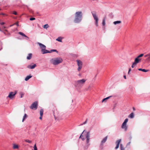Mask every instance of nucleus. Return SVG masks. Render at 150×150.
Returning <instances> with one entry per match:
<instances>
[{"label": "nucleus", "instance_id": "obj_48", "mask_svg": "<svg viewBox=\"0 0 150 150\" xmlns=\"http://www.w3.org/2000/svg\"><path fill=\"white\" fill-rule=\"evenodd\" d=\"M132 137H130V138H130V139L131 140V139H132Z\"/></svg>", "mask_w": 150, "mask_h": 150}, {"label": "nucleus", "instance_id": "obj_45", "mask_svg": "<svg viewBox=\"0 0 150 150\" xmlns=\"http://www.w3.org/2000/svg\"><path fill=\"white\" fill-rule=\"evenodd\" d=\"M42 116H40V117H39V119H40V120H42Z\"/></svg>", "mask_w": 150, "mask_h": 150}, {"label": "nucleus", "instance_id": "obj_29", "mask_svg": "<svg viewBox=\"0 0 150 150\" xmlns=\"http://www.w3.org/2000/svg\"><path fill=\"white\" fill-rule=\"evenodd\" d=\"M56 40L59 42H62V38L60 37H59L56 39Z\"/></svg>", "mask_w": 150, "mask_h": 150}, {"label": "nucleus", "instance_id": "obj_53", "mask_svg": "<svg viewBox=\"0 0 150 150\" xmlns=\"http://www.w3.org/2000/svg\"><path fill=\"white\" fill-rule=\"evenodd\" d=\"M0 31H2V30H1V29H0Z\"/></svg>", "mask_w": 150, "mask_h": 150}, {"label": "nucleus", "instance_id": "obj_39", "mask_svg": "<svg viewBox=\"0 0 150 150\" xmlns=\"http://www.w3.org/2000/svg\"><path fill=\"white\" fill-rule=\"evenodd\" d=\"M50 52H51V53L52 52H56L57 53L58 52L56 50H51Z\"/></svg>", "mask_w": 150, "mask_h": 150}, {"label": "nucleus", "instance_id": "obj_26", "mask_svg": "<svg viewBox=\"0 0 150 150\" xmlns=\"http://www.w3.org/2000/svg\"><path fill=\"white\" fill-rule=\"evenodd\" d=\"M121 139H119L117 140L116 142V144H120V143L121 141Z\"/></svg>", "mask_w": 150, "mask_h": 150}, {"label": "nucleus", "instance_id": "obj_13", "mask_svg": "<svg viewBox=\"0 0 150 150\" xmlns=\"http://www.w3.org/2000/svg\"><path fill=\"white\" fill-rule=\"evenodd\" d=\"M42 53L43 54H44L45 53H51V52L49 51L48 50H45V49L44 50H43L42 51Z\"/></svg>", "mask_w": 150, "mask_h": 150}, {"label": "nucleus", "instance_id": "obj_52", "mask_svg": "<svg viewBox=\"0 0 150 150\" xmlns=\"http://www.w3.org/2000/svg\"><path fill=\"white\" fill-rule=\"evenodd\" d=\"M1 14L2 15H4V14H3V13H2Z\"/></svg>", "mask_w": 150, "mask_h": 150}, {"label": "nucleus", "instance_id": "obj_4", "mask_svg": "<svg viewBox=\"0 0 150 150\" xmlns=\"http://www.w3.org/2000/svg\"><path fill=\"white\" fill-rule=\"evenodd\" d=\"M86 81V80L84 79L78 80L76 81L75 85L77 87L81 86L84 84Z\"/></svg>", "mask_w": 150, "mask_h": 150}, {"label": "nucleus", "instance_id": "obj_30", "mask_svg": "<svg viewBox=\"0 0 150 150\" xmlns=\"http://www.w3.org/2000/svg\"><path fill=\"white\" fill-rule=\"evenodd\" d=\"M25 141L26 142H28L29 143H32V141H30V140L28 139H25Z\"/></svg>", "mask_w": 150, "mask_h": 150}, {"label": "nucleus", "instance_id": "obj_14", "mask_svg": "<svg viewBox=\"0 0 150 150\" xmlns=\"http://www.w3.org/2000/svg\"><path fill=\"white\" fill-rule=\"evenodd\" d=\"M32 53H29L28 54V56L27 57V59L28 60L30 59L32 57Z\"/></svg>", "mask_w": 150, "mask_h": 150}, {"label": "nucleus", "instance_id": "obj_24", "mask_svg": "<svg viewBox=\"0 0 150 150\" xmlns=\"http://www.w3.org/2000/svg\"><path fill=\"white\" fill-rule=\"evenodd\" d=\"M134 117V114L133 112L131 113L130 114V115L129 116V117L130 118H133Z\"/></svg>", "mask_w": 150, "mask_h": 150}, {"label": "nucleus", "instance_id": "obj_38", "mask_svg": "<svg viewBox=\"0 0 150 150\" xmlns=\"http://www.w3.org/2000/svg\"><path fill=\"white\" fill-rule=\"evenodd\" d=\"M21 98H22L24 96V94L22 92L20 93Z\"/></svg>", "mask_w": 150, "mask_h": 150}, {"label": "nucleus", "instance_id": "obj_50", "mask_svg": "<svg viewBox=\"0 0 150 150\" xmlns=\"http://www.w3.org/2000/svg\"><path fill=\"white\" fill-rule=\"evenodd\" d=\"M92 15H93V17H94V14L93 13H92Z\"/></svg>", "mask_w": 150, "mask_h": 150}, {"label": "nucleus", "instance_id": "obj_37", "mask_svg": "<svg viewBox=\"0 0 150 150\" xmlns=\"http://www.w3.org/2000/svg\"><path fill=\"white\" fill-rule=\"evenodd\" d=\"M136 65H137L134 62L132 64V68H134L135 67V66Z\"/></svg>", "mask_w": 150, "mask_h": 150}, {"label": "nucleus", "instance_id": "obj_31", "mask_svg": "<svg viewBox=\"0 0 150 150\" xmlns=\"http://www.w3.org/2000/svg\"><path fill=\"white\" fill-rule=\"evenodd\" d=\"M49 27V25L47 24H45L43 26V28L47 29Z\"/></svg>", "mask_w": 150, "mask_h": 150}, {"label": "nucleus", "instance_id": "obj_32", "mask_svg": "<svg viewBox=\"0 0 150 150\" xmlns=\"http://www.w3.org/2000/svg\"><path fill=\"white\" fill-rule=\"evenodd\" d=\"M144 55L143 54H142L139 55L137 57L139 58V59H141L140 58L143 56Z\"/></svg>", "mask_w": 150, "mask_h": 150}, {"label": "nucleus", "instance_id": "obj_17", "mask_svg": "<svg viewBox=\"0 0 150 150\" xmlns=\"http://www.w3.org/2000/svg\"><path fill=\"white\" fill-rule=\"evenodd\" d=\"M18 33L23 36L27 38L28 39L29 38L25 34L22 32H19Z\"/></svg>", "mask_w": 150, "mask_h": 150}, {"label": "nucleus", "instance_id": "obj_35", "mask_svg": "<svg viewBox=\"0 0 150 150\" xmlns=\"http://www.w3.org/2000/svg\"><path fill=\"white\" fill-rule=\"evenodd\" d=\"M87 121H88V119H86V120L85 121V122H84L83 123L81 124L80 125H84V124H86L87 122Z\"/></svg>", "mask_w": 150, "mask_h": 150}, {"label": "nucleus", "instance_id": "obj_36", "mask_svg": "<svg viewBox=\"0 0 150 150\" xmlns=\"http://www.w3.org/2000/svg\"><path fill=\"white\" fill-rule=\"evenodd\" d=\"M34 150H38L36 144H35L34 146Z\"/></svg>", "mask_w": 150, "mask_h": 150}, {"label": "nucleus", "instance_id": "obj_8", "mask_svg": "<svg viewBox=\"0 0 150 150\" xmlns=\"http://www.w3.org/2000/svg\"><path fill=\"white\" fill-rule=\"evenodd\" d=\"M17 93V91H15L14 92H11L9 93L8 97L9 98L11 99H12L15 96Z\"/></svg>", "mask_w": 150, "mask_h": 150}, {"label": "nucleus", "instance_id": "obj_43", "mask_svg": "<svg viewBox=\"0 0 150 150\" xmlns=\"http://www.w3.org/2000/svg\"><path fill=\"white\" fill-rule=\"evenodd\" d=\"M5 24V23H4V22H2V23H0V24L1 25H3L4 24Z\"/></svg>", "mask_w": 150, "mask_h": 150}, {"label": "nucleus", "instance_id": "obj_1", "mask_svg": "<svg viewBox=\"0 0 150 150\" xmlns=\"http://www.w3.org/2000/svg\"><path fill=\"white\" fill-rule=\"evenodd\" d=\"M90 137L89 132H86L85 130H84L82 132L79 137L83 141L84 140L85 138L86 139V142L88 143L89 142Z\"/></svg>", "mask_w": 150, "mask_h": 150}, {"label": "nucleus", "instance_id": "obj_27", "mask_svg": "<svg viewBox=\"0 0 150 150\" xmlns=\"http://www.w3.org/2000/svg\"><path fill=\"white\" fill-rule=\"evenodd\" d=\"M105 18H104L103 20L102 24V25L103 26L105 25Z\"/></svg>", "mask_w": 150, "mask_h": 150}, {"label": "nucleus", "instance_id": "obj_44", "mask_svg": "<svg viewBox=\"0 0 150 150\" xmlns=\"http://www.w3.org/2000/svg\"><path fill=\"white\" fill-rule=\"evenodd\" d=\"M131 68H129V71H128V74H129V72L131 71Z\"/></svg>", "mask_w": 150, "mask_h": 150}, {"label": "nucleus", "instance_id": "obj_23", "mask_svg": "<svg viewBox=\"0 0 150 150\" xmlns=\"http://www.w3.org/2000/svg\"><path fill=\"white\" fill-rule=\"evenodd\" d=\"M121 23V21H118L114 22L113 24L114 25H116L117 24L120 23Z\"/></svg>", "mask_w": 150, "mask_h": 150}, {"label": "nucleus", "instance_id": "obj_12", "mask_svg": "<svg viewBox=\"0 0 150 150\" xmlns=\"http://www.w3.org/2000/svg\"><path fill=\"white\" fill-rule=\"evenodd\" d=\"M36 64H34L32 66L29 65L27 67L28 68L30 69H34L36 67Z\"/></svg>", "mask_w": 150, "mask_h": 150}, {"label": "nucleus", "instance_id": "obj_10", "mask_svg": "<svg viewBox=\"0 0 150 150\" xmlns=\"http://www.w3.org/2000/svg\"><path fill=\"white\" fill-rule=\"evenodd\" d=\"M38 44L39 45L40 48L42 49L41 51L46 49V47L44 45L39 42H38Z\"/></svg>", "mask_w": 150, "mask_h": 150}, {"label": "nucleus", "instance_id": "obj_33", "mask_svg": "<svg viewBox=\"0 0 150 150\" xmlns=\"http://www.w3.org/2000/svg\"><path fill=\"white\" fill-rule=\"evenodd\" d=\"M5 31L4 32H3V33H4V34H5V35H10V34L9 33L7 34H6V32H8V31L7 30H4Z\"/></svg>", "mask_w": 150, "mask_h": 150}, {"label": "nucleus", "instance_id": "obj_19", "mask_svg": "<svg viewBox=\"0 0 150 150\" xmlns=\"http://www.w3.org/2000/svg\"><path fill=\"white\" fill-rule=\"evenodd\" d=\"M145 57H148V59L150 60V53L147 54L144 56Z\"/></svg>", "mask_w": 150, "mask_h": 150}, {"label": "nucleus", "instance_id": "obj_18", "mask_svg": "<svg viewBox=\"0 0 150 150\" xmlns=\"http://www.w3.org/2000/svg\"><path fill=\"white\" fill-rule=\"evenodd\" d=\"M112 97V96H110L109 97H108L105 98L103 99L102 101V102H106V100L109 99L110 98Z\"/></svg>", "mask_w": 150, "mask_h": 150}, {"label": "nucleus", "instance_id": "obj_51", "mask_svg": "<svg viewBox=\"0 0 150 150\" xmlns=\"http://www.w3.org/2000/svg\"><path fill=\"white\" fill-rule=\"evenodd\" d=\"M133 109L134 110H135V108H133Z\"/></svg>", "mask_w": 150, "mask_h": 150}, {"label": "nucleus", "instance_id": "obj_54", "mask_svg": "<svg viewBox=\"0 0 150 150\" xmlns=\"http://www.w3.org/2000/svg\"><path fill=\"white\" fill-rule=\"evenodd\" d=\"M96 76H97V75H96V76H95V77Z\"/></svg>", "mask_w": 150, "mask_h": 150}, {"label": "nucleus", "instance_id": "obj_28", "mask_svg": "<svg viewBox=\"0 0 150 150\" xmlns=\"http://www.w3.org/2000/svg\"><path fill=\"white\" fill-rule=\"evenodd\" d=\"M120 150H125V148L123 147L122 144H120Z\"/></svg>", "mask_w": 150, "mask_h": 150}, {"label": "nucleus", "instance_id": "obj_20", "mask_svg": "<svg viewBox=\"0 0 150 150\" xmlns=\"http://www.w3.org/2000/svg\"><path fill=\"white\" fill-rule=\"evenodd\" d=\"M28 117V116L26 114H25L23 116L22 120V122H23L25 119Z\"/></svg>", "mask_w": 150, "mask_h": 150}, {"label": "nucleus", "instance_id": "obj_49", "mask_svg": "<svg viewBox=\"0 0 150 150\" xmlns=\"http://www.w3.org/2000/svg\"><path fill=\"white\" fill-rule=\"evenodd\" d=\"M3 28H6V27H5V26L3 27Z\"/></svg>", "mask_w": 150, "mask_h": 150}, {"label": "nucleus", "instance_id": "obj_34", "mask_svg": "<svg viewBox=\"0 0 150 150\" xmlns=\"http://www.w3.org/2000/svg\"><path fill=\"white\" fill-rule=\"evenodd\" d=\"M17 25V26H18V22H16V23H14V24L11 25H10V26H13V25Z\"/></svg>", "mask_w": 150, "mask_h": 150}, {"label": "nucleus", "instance_id": "obj_2", "mask_svg": "<svg viewBox=\"0 0 150 150\" xmlns=\"http://www.w3.org/2000/svg\"><path fill=\"white\" fill-rule=\"evenodd\" d=\"M82 17V13L81 11H78L75 14V18L74 22L75 23H78L81 20Z\"/></svg>", "mask_w": 150, "mask_h": 150}, {"label": "nucleus", "instance_id": "obj_25", "mask_svg": "<svg viewBox=\"0 0 150 150\" xmlns=\"http://www.w3.org/2000/svg\"><path fill=\"white\" fill-rule=\"evenodd\" d=\"M43 110L42 109H41L40 110V116H42L43 115Z\"/></svg>", "mask_w": 150, "mask_h": 150}, {"label": "nucleus", "instance_id": "obj_3", "mask_svg": "<svg viewBox=\"0 0 150 150\" xmlns=\"http://www.w3.org/2000/svg\"><path fill=\"white\" fill-rule=\"evenodd\" d=\"M51 63L54 65H57L62 63L63 60L61 58H56L51 59L50 61Z\"/></svg>", "mask_w": 150, "mask_h": 150}, {"label": "nucleus", "instance_id": "obj_6", "mask_svg": "<svg viewBox=\"0 0 150 150\" xmlns=\"http://www.w3.org/2000/svg\"><path fill=\"white\" fill-rule=\"evenodd\" d=\"M76 62H77V65L78 67L77 70L79 71L82 68V63L81 61L79 60H77Z\"/></svg>", "mask_w": 150, "mask_h": 150}, {"label": "nucleus", "instance_id": "obj_40", "mask_svg": "<svg viewBox=\"0 0 150 150\" xmlns=\"http://www.w3.org/2000/svg\"><path fill=\"white\" fill-rule=\"evenodd\" d=\"M119 144H116V146L115 148V149H117L119 147Z\"/></svg>", "mask_w": 150, "mask_h": 150}, {"label": "nucleus", "instance_id": "obj_16", "mask_svg": "<svg viewBox=\"0 0 150 150\" xmlns=\"http://www.w3.org/2000/svg\"><path fill=\"white\" fill-rule=\"evenodd\" d=\"M139 71H142L144 72H146L149 71L148 70H146L144 69H142L141 68H139L138 69Z\"/></svg>", "mask_w": 150, "mask_h": 150}, {"label": "nucleus", "instance_id": "obj_22", "mask_svg": "<svg viewBox=\"0 0 150 150\" xmlns=\"http://www.w3.org/2000/svg\"><path fill=\"white\" fill-rule=\"evenodd\" d=\"M13 149H18V146L17 145L14 144H13Z\"/></svg>", "mask_w": 150, "mask_h": 150}, {"label": "nucleus", "instance_id": "obj_47", "mask_svg": "<svg viewBox=\"0 0 150 150\" xmlns=\"http://www.w3.org/2000/svg\"><path fill=\"white\" fill-rule=\"evenodd\" d=\"M124 77L125 79H126V76L125 75L124 76Z\"/></svg>", "mask_w": 150, "mask_h": 150}, {"label": "nucleus", "instance_id": "obj_42", "mask_svg": "<svg viewBox=\"0 0 150 150\" xmlns=\"http://www.w3.org/2000/svg\"><path fill=\"white\" fill-rule=\"evenodd\" d=\"M35 20V18H30V21H32Z\"/></svg>", "mask_w": 150, "mask_h": 150}, {"label": "nucleus", "instance_id": "obj_7", "mask_svg": "<svg viewBox=\"0 0 150 150\" xmlns=\"http://www.w3.org/2000/svg\"><path fill=\"white\" fill-rule=\"evenodd\" d=\"M38 105V102L35 101L32 104L30 108L32 109L36 110L37 108Z\"/></svg>", "mask_w": 150, "mask_h": 150}, {"label": "nucleus", "instance_id": "obj_15", "mask_svg": "<svg viewBox=\"0 0 150 150\" xmlns=\"http://www.w3.org/2000/svg\"><path fill=\"white\" fill-rule=\"evenodd\" d=\"M107 138H108V136H106L105 138H103V139L101 143H105L106 141Z\"/></svg>", "mask_w": 150, "mask_h": 150}, {"label": "nucleus", "instance_id": "obj_41", "mask_svg": "<svg viewBox=\"0 0 150 150\" xmlns=\"http://www.w3.org/2000/svg\"><path fill=\"white\" fill-rule=\"evenodd\" d=\"M12 13L15 15H17V13L15 11H13L12 12Z\"/></svg>", "mask_w": 150, "mask_h": 150}, {"label": "nucleus", "instance_id": "obj_11", "mask_svg": "<svg viewBox=\"0 0 150 150\" xmlns=\"http://www.w3.org/2000/svg\"><path fill=\"white\" fill-rule=\"evenodd\" d=\"M141 60V59H139L137 57L135 59L134 63L136 65Z\"/></svg>", "mask_w": 150, "mask_h": 150}, {"label": "nucleus", "instance_id": "obj_46", "mask_svg": "<svg viewBox=\"0 0 150 150\" xmlns=\"http://www.w3.org/2000/svg\"><path fill=\"white\" fill-rule=\"evenodd\" d=\"M130 143V142H129L127 144V145H129Z\"/></svg>", "mask_w": 150, "mask_h": 150}, {"label": "nucleus", "instance_id": "obj_9", "mask_svg": "<svg viewBox=\"0 0 150 150\" xmlns=\"http://www.w3.org/2000/svg\"><path fill=\"white\" fill-rule=\"evenodd\" d=\"M94 21L97 27L98 26V18L96 14H94Z\"/></svg>", "mask_w": 150, "mask_h": 150}, {"label": "nucleus", "instance_id": "obj_5", "mask_svg": "<svg viewBox=\"0 0 150 150\" xmlns=\"http://www.w3.org/2000/svg\"><path fill=\"white\" fill-rule=\"evenodd\" d=\"M128 120V118L126 119L121 126V128L122 129H124L125 131H126L127 129V123Z\"/></svg>", "mask_w": 150, "mask_h": 150}, {"label": "nucleus", "instance_id": "obj_21", "mask_svg": "<svg viewBox=\"0 0 150 150\" xmlns=\"http://www.w3.org/2000/svg\"><path fill=\"white\" fill-rule=\"evenodd\" d=\"M32 76H27L26 78H25V80L26 81H27L30 78L32 77Z\"/></svg>", "mask_w": 150, "mask_h": 150}]
</instances>
